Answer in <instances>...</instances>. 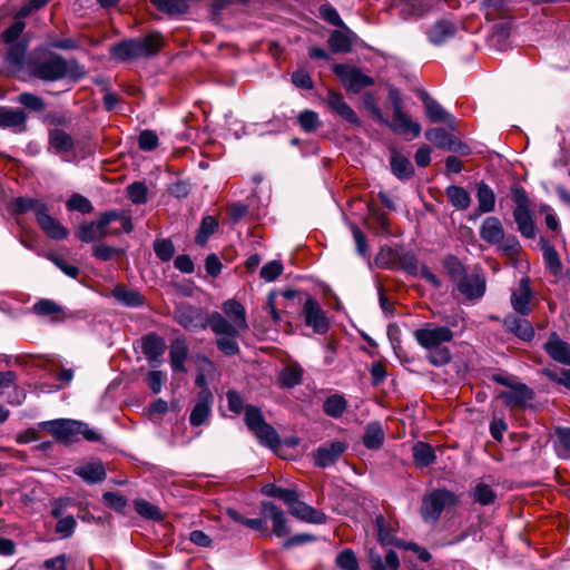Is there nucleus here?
<instances>
[{"label":"nucleus","mask_w":570,"mask_h":570,"mask_svg":"<svg viewBox=\"0 0 570 570\" xmlns=\"http://www.w3.org/2000/svg\"><path fill=\"white\" fill-rule=\"evenodd\" d=\"M41 426L56 438L57 441L63 443L77 442L80 436L87 441L95 442L100 440V434L91 430L87 423L71 419H58L46 421Z\"/></svg>","instance_id":"f257e3e1"},{"label":"nucleus","mask_w":570,"mask_h":570,"mask_svg":"<svg viewBox=\"0 0 570 570\" xmlns=\"http://www.w3.org/2000/svg\"><path fill=\"white\" fill-rule=\"evenodd\" d=\"M163 46L160 33H151L145 38L121 41L110 48L112 58L127 61L156 55Z\"/></svg>","instance_id":"f03ea898"},{"label":"nucleus","mask_w":570,"mask_h":570,"mask_svg":"<svg viewBox=\"0 0 570 570\" xmlns=\"http://www.w3.org/2000/svg\"><path fill=\"white\" fill-rule=\"evenodd\" d=\"M78 65L69 63L60 57H51L42 61L35 62L30 67V73L45 81H56L66 77L76 78L82 72H77Z\"/></svg>","instance_id":"7ed1b4c3"},{"label":"nucleus","mask_w":570,"mask_h":570,"mask_svg":"<svg viewBox=\"0 0 570 570\" xmlns=\"http://www.w3.org/2000/svg\"><path fill=\"white\" fill-rule=\"evenodd\" d=\"M245 423L262 445L271 449L279 446L281 439L277 431L265 422L258 407L253 405L245 407Z\"/></svg>","instance_id":"20e7f679"},{"label":"nucleus","mask_w":570,"mask_h":570,"mask_svg":"<svg viewBox=\"0 0 570 570\" xmlns=\"http://www.w3.org/2000/svg\"><path fill=\"white\" fill-rule=\"evenodd\" d=\"M456 497L449 490L439 489L422 499L421 517L426 523H435L446 507L454 505Z\"/></svg>","instance_id":"39448f33"},{"label":"nucleus","mask_w":570,"mask_h":570,"mask_svg":"<svg viewBox=\"0 0 570 570\" xmlns=\"http://www.w3.org/2000/svg\"><path fill=\"white\" fill-rule=\"evenodd\" d=\"M414 337L419 345L428 350L451 342L453 333L448 326L426 324L424 327L414 331Z\"/></svg>","instance_id":"423d86ee"},{"label":"nucleus","mask_w":570,"mask_h":570,"mask_svg":"<svg viewBox=\"0 0 570 570\" xmlns=\"http://www.w3.org/2000/svg\"><path fill=\"white\" fill-rule=\"evenodd\" d=\"M213 403L214 396L208 387L202 389L195 399V403L189 415V423L191 426L208 424L212 416Z\"/></svg>","instance_id":"0eeeda50"},{"label":"nucleus","mask_w":570,"mask_h":570,"mask_svg":"<svg viewBox=\"0 0 570 570\" xmlns=\"http://www.w3.org/2000/svg\"><path fill=\"white\" fill-rule=\"evenodd\" d=\"M303 314L307 326L317 334H324L330 328L328 318L314 297H308L303 306Z\"/></svg>","instance_id":"6e6552de"},{"label":"nucleus","mask_w":570,"mask_h":570,"mask_svg":"<svg viewBox=\"0 0 570 570\" xmlns=\"http://www.w3.org/2000/svg\"><path fill=\"white\" fill-rule=\"evenodd\" d=\"M456 289L465 299H479L485 292V278L479 273H465L455 283Z\"/></svg>","instance_id":"1a4fd4ad"},{"label":"nucleus","mask_w":570,"mask_h":570,"mask_svg":"<svg viewBox=\"0 0 570 570\" xmlns=\"http://www.w3.org/2000/svg\"><path fill=\"white\" fill-rule=\"evenodd\" d=\"M458 30V23L453 19L445 17L436 20L431 26L426 37L430 43L439 47L454 38Z\"/></svg>","instance_id":"9d476101"},{"label":"nucleus","mask_w":570,"mask_h":570,"mask_svg":"<svg viewBox=\"0 0 570 570\" xmlns=\"http://www.w3.org/2000/svg\"><path fill=\"white\" fill-rule=\"evenodd\" d=\"M336 75H338L347 90L358 92L362 88L372 86L374 80L364 75L357 68H350L344 65H337L334 68Z\"/></svg>","instance_id":"9b49d317"},{"label":"nucleus","mask_w":570,"mask_h":570,"mask_svg":"<svg viewBox=\"0 0 570 570\" xmlns=\"http://www.w3.org/2000/svg\"><path fill=\"white\" fill-rule=\"evenodd\" d=\"M498 397L511 409H524L534 399V392L522 383L511 390L499 392Z\"/></svg>","instance_id":"f8f14e48"},{"label":"nucleus","mask_w":570,"mask_h":570,"mask_svg":"<svg viewBox=\"0 0 570 570\" xmlns=\"http://www.w3.org/2000/svg\"><path fill=\"white\" fill-rule=\"evenodd\" d=\"M389 126L396 134L410 132L414 137L420 136L422 130L420 124L413 121L405 112H403L401 99L393 101V121Z\"/></svg>","instance_id":"ddd939ff"},{"label":"nucleus","mask_w":570,"mask_h":570,"mask_svg":"<svg viewBox=\"0 0 570 570\" xmlns=\"http://www.w3.org/2000/svg\"><path fill=\"white\" fill-rule=\"evenodd\" d=\"M175 320L188 331L206 328L207 324L203 317L202 311L194 306L181 305L175 311Z\"/></svg>","instance_id":"4468645a"},{"label":"nucleus","mask_w":570,"mask_h":570,"mask_svg":"<svg viewBox=\"0 0 570 570\" xmlns=\"http://www.w3.org/2000/svg\"><path fill=\"white\" fill-rule=\"evenodd\" d=\"M262 511L265 519H269L273 524V532L278 537H285L291 532L288 519L285 512L273 502H263Z\"/></svg>","instance_id":"2eb2a0df"},{"label":"nucleus","mask_w":570,"mask_h":570,"mask_svg":"<svg viewBox=\"0 0 570 570\" xmlns=\"http://www.w3.org/2000/svg\"><path fill=\"white\" fill-rule=\"evenodd\" d=\"M208 325L217 336H232L238 337L247 330L236 323L228 321L224 315L218 312L212 313L208 320Z\"/></svg>","instance_id":"dca6fc26"},{"label":"nucleus","mask_w":570,"mask_h":570,"mask_svg":"<svg viewBox=\"0 0 570 570\" xmlns=\"http://www.w3.org/2000/svg\"><path fill=\"white\" fill-rule=\"evenodd\" d=\"M345 450L346 445L340 441L324 444L320 446L314 454L315 464L320 468L331 466L340 459Z\"/></svg>","instance_id":"f3484780"},{"label":"nucleus","mask_w":570,"mask_h":570,"mask_svg":"<svg viewBox=\"0 0 570 570\" xmlns=\"http://www.w3.org/2000/svg\"><path fill=\"white\" fill-rule=\"evenodd\" d=\"M532 292L530 287V282L528 278H522L519 283V286L511 294V305L514 312L520 315H529L531 312L530 301H531Z\"/></svg>","instance_id":"a211bd4d"},{"label":"nucleus","mask_w":570,"mask_h":570,"mask_svg":"<svg viewBox=\"0 0 570 570\" xmlns=\"http://www.w3.org/2000/svg\"><path fill=\"white\" fill-rule=\"evenodd\" d=\"M326 102L331 110L344 120L354 126H360V119L355 111L344 101L341 94L330 90L326 97Z\"/></svg>","instance_id":"6ab92c4d"},{"label":"nucleus","mask_w":570,"mask_h":570,"mask_svg":"<svg viewBox=\"0 0 570 570\" xmlns=\"http://www.w3.org/2000/svg\"><path fill=\"white\" fill-rule=\"evenodd\" d=\"M36 219L48 237L57 240L67 238L69 234L68 229L63 227L59 220L49 215L47 205L43 210L38 213Z\"/></svg>","instance_id":"aec40b11"},{"label":"nucleus","mask_w":570,"mask_h":570,"mask_svg":"<svg viewBox=\"0 0 570 570\" xmlns=\"http://www.w3.org/2000/svg\"><path fill=\"white\" fill-rule=\"evenodd\" d=\"M480 237L488 244H499L504 239V229L500 219L495 216L487 217L480 227Z\"/></svg>","instance_id":"412c9836"},{"label":"nucleus","mask_w":570,"mask_h":570,"mask_svg":"<svg viewBox=\"0 0 570 570\" xmlns=\"http://www.w3.org/2000/svg\"><path fill=\"white\" fill-rule=\"evenodd\" d=\"M504 327L522 341L529 342L534 337V330L531 323L515 315H508L503 320Z\"/></svg>","instance_id":"4be33fe9"},{"label":"nucleus","mask_w":570,"mask_h":570,"mask_svg":"<svg viewBox=\"0 0 570 570\" xmlns=\"http://www.w3.org/2000/svg\"><path fill=\"white\" fill-rule=\"evenodd\" d=\"M544 350L554 361L570 365V345L560 340L557 334H552L544 344Z\"/></svg>","instance_id":"5701e85b"},{"label":"nucleus","mask_w":570,"mask_h":570,"mask_svg":"<svg viewBox=\"0 0 570 570\" xmlns=\"http://www.w3.org/2000/svg\"><path fill=\"white\" fill-rule=\"evenodd\" d=\"M513 217L518 226V230L525 238H534L535 237V223L533 220V215L530 208H514Z\"/></svg>","instance_id":"b1692460"},{"label":"nucleus","mask_w":570,"mask_h":570,"mask_svg":"<svg viewBox=\"0 0 570 570\" xmlns=\"http://www.w3.org/2000/svg\"><path fill=\"white\" fill-rule=\"evenodd\" d=\"M289 512L293 517L308 523L323 524L326 522V515L324 512L314 509L301 500Z\"/></svg>","instance_id":"393cba45"},{"label":"nucleus","mask_w":570,"mask_h":570,"mask_svg":"<svg viewBox=\"0 0 570 570\" xmlns=\"http://www.w3.org/2000/svg\"><path fill=\"white\" fill-rule=\"evenodd\" d=\"M111 295L119 304L127 307H139L145 304V297L138 291L124 285L115 286Z\"/></svg>","instance_id":"a878e982"},{"label":"nucleus","mask_w":570,"mask_h":570,"mask_svg":"<svg viewBox=\"0 0 570 570\" xmlns=\"http://www.w3.org/2000/svg\"><path fill=\"white\" fill-rule=\"evenodd\" d=\"M26 121L27 115L22 110L0 107V128H17L18 131H22Z\"/></svg>","instance_id":"bb28decb"},{"label":"nucleus","mask_w":570,"mask_h":570,"mask_svg":"<svg viewBox=\"0 0 570 570\" xmlns=\"http://www.w3.org/2000/svg\"><path fill=\"white\" fill-rule=\"evenodd\" d=\"M188 356V347L183 338H176L170 344L169 358L174 372H186L185 362Z\"/></svg>","instance_id":"cd10ccee"},{"label":"nucleus","mask_w":570,"mask_h":570,"mask_svg":"<svg viewBox=\"0 0 570 570\" xmlns=\"http://www.w3.org/2000/svg\"><path fill=\"white\" fill-rule=\"evenodd\" d=\"M141 350L150 362H155L164 354L166 344L163 337L151 333L142 337Z\"/></svg>","instance_id":"c85d7f7f"},{"label":"nucleus","mask_w":570,"mask_h":570,"mask_svg":"<svg viewBox=\"0 0 570 570\" xmlns=\"http://www.w3.org/2000/svg\"><path fill=\"white\" fill-rule=\"evenodd\" d=\"M391 170L400 180H407L414 175V167L410 159L393 150L391 154Z\"/></svg>","instance_id":"c756f323"},{"label":"nucleus","mask_w":570,"mask_h":570,"mask_svg":"<svg viewBox=\"0 0 570 570\" xmlns=\"http://www.w3.org/2000/svg\"><path fill=\"white\" fill-rule=\"evenodd\" d=\"M432 10L431 0H403L401 16L403 19H420Z\"/></svg>","instance_id":"7c9ffc66"},{"label":"nucleus","mask_w":570,"mask_h":570,"mask_svg":"<svg viewBox=\"0 0 570 570\" xmlns=\"http://www.w3.org/2000/svg\"><path fill=\"white\" fill-rule=\"evenodd\" d=\"M75 473L87 483H98L105 480L106 470L100 461H92L76 468Z\"/></svg>","instance_id":"2f4dec72"},{"label":"nucleus","mask_w":570,"mask_h":570,"mask_svg":"<svg viewBox=\"0 0 570 570\" xmlns=\"http://www.w3.org/2000/svg\"><path fill=\"white\" fill-rule=\"evenodd\" d=\"M375 525L377 529V540L382 546H403V541L395 535L396 530L386 523L383 515L375 518Z\"/></svg>","instance_id":"473e14b6"},{"label":"nucleus","mask_w":570,"mask_h":570,"mask_svg":"<svg viewBox=\"0 0 570 570\" xmlns=\"http://www.w3.org/2000/svg\"><path fill=\"white\" fill-rule=\"evenodd\" d=\"M108 235V230L100 225V220L81 224L77 237L83 243H92L96 239H101Z\"/></svg>","instance_id":"72a5a7b5"},{"label":"nucleus","mask_w":570,"mask_h":570,"mask_svg":"<svg viewBox=\"0 0 570 570\" xmlns=\"http://www.w3.org/2000/svg\"><path fill=\"white\" fill-rule=\"evenodd\" d=\"M368 561L373 570H397L400 560L395 551L390 550L385 560L382 559L381 554L375 550H371L368 553Z\"/></svg>","instance_id":"f704fd0d"},{"label":"nucleus","mask_w":570,"mask_h":570,"mask_svg":"<svg viewBox=\"0 0 570 570\" xmlns=\"http://www.w3.org/2000/svg\"><path fill=\"white\" fill-rule=\"evenodd\" d=\"M222 309L228 321H232L236 323V325H240L246 330L248 328L246 311L240 303L235 299H228L223 304Z\"/></svg>","instance_id":"c9c22d12"},{"label":"nucleus","mask_w":570,"mask_h":570,"mask_svg":"<svg viewBox=\"0 0 570 570\" xmlns=\"http://www.w3.org/2000/svg\"><path fill=\"white\" fill-rule=\"evenodd\" d=\"M421 99L424 104L428 118L433 122H445L450 119V115L444 108L426 92H421Z\"/></svg>","instance_id":"e433bc0d"},{"label":"nucleus","mask_w":570,"mask_h":570,"mask_svg":"<svg viewBox=\"0 0 570 570\" xmlns=\"http://www.w3.org/2000/svg\"><path fill=\"white\" fill-rule=\"evenodd\" d=\"M45 206L46 204L39 199L19 197L11 202L10 212L17 215L33 212L37 217L38 213L45 209Z\"/></svg>","instance_id":"4c0bfd02"},{"label":"nucleus","mask_w":570,"mask_h":570,"mask_svg":"<svg viewBox=\"0 0 570 570\" xmlns=\"http://www.w3.org/2000/svg\"><path fill=\"white\" fill-rule=\"evenodd\" d=\"M445 194L451 205L459 210H465L471 205V196L463 187L451 185Z\"/></svg>","instance_id":"58836bf2"},{"label":"nucleus","mask_w":570,"mask_h":570,"mask_svg":"<svg viewBox=\"0 0 570 570\" xmlns=\"http://www.w3.org/2000/svg\"><path fill=\"white\" fill-rule=\"evenodd\" d=\"M49 142L57 153H69L73 149V140L71 136L59 128L50 131Z\"/></svg>","instance_id":"ea45409f"},{"label":"nucleus","mask_w":570,"mask_h":570,"mask_svg":"<svg viewBox=\"0 0 570 570\" xmlns=\"http://www.w3.org/2000/svg\"><path fill=\"white\" fill-rule=\"evenodd\" d=\"M384 441V431L379 422L368 424L363 435V444L365 448L375 450L379 449Z\"/></svg>","instance_id":"a19ab883"},{"label":"nucleus","mask_w":570,"mask_h":570,"mask_svg":"<svg viewBox=\"0 0 570 570\" xmlns=\"http://www.w3.org/2000/svg\"><path fill=\"white\" fill-rule=\"evenodd\" d=\"M476 199L481 213H491L495 207V195L489 185L480 183L478 185Z\"/></svg>","instance_id":"79ce46f5"},{"label":"nucleus","mask_w":570,"mask_h":570,"mask_svg":"<svg viewBox=\"0 0 570 570\" xmlns=\"http://www.w3.org/2000/svg\"><path fill=\"white\" fill-rule=\"evenodd\" d=\"M413 458L419 466H429L435 461L433 448L424 442H417L413 446Z\"/></svg>","instance_id":"37998d69"},{"label":"nucleus","mask_w":570,"mask_h":570,"mask_svg":"<svg viewBox=\"0 0 570 570\" xmlns=\"http://www.w3.org/2000/svg\"><path fill=\"white\" fill-rule=\"evenodd\" d=\"M303 371L297 364H289L279 373V382L283 387L291 389L299 384Z\"/></svg>","instance_id":"c03bdc74"},{"label":"nucleus","mask_w":570,"mask_h":570,"mask_svg":"<svg viewBox=\"0 0 570 570\" xmlns=\"http://www.w3.org/2000/svg\"><path fill=\"white\" fill-rule=\"evenodd\" d=\"M347 407V402L344 399V396L340 394H333L328 396L324 404L323 410L324 412L332 417H340L343 415Z\"/></svg>","instance_id":"a18cd8bd"},{"label":"nucleus","mask_w":570,"mask_h":570,"mask_svg":"<svg viewBox=\"0 0 570 570\" xmlns=\"http://www.w3.org/2000/svg\"><path fill=\"white\" fill-rule=\"evenodd\" d=\"M543 259L547 268L554 276H559L562 272V265L558 252L546 242L542 245Z\"/></svg>","instance_id":"49530a36"},{"label":"nucleus","mask_w":570,"mask_h":570,"mask_svg":"<svg viewBox=\"0 0 570 570\" xmlns=\"http://www.w3.org/2000/svg\"><path fill=\"white\" fill-rule=\"evenodd\" d=\"M218 229V220L213 216H205L195 237L197 245H205L208 238Z\"/></svg>","instance_id":"de8ad7c7"},{"label":"nucleus","mask_w":570,"mask_h":570,"mask_svg":"<svg viewBox=\"0 0 570 570\" xmlns=\"http://www.w3.org/2000/svg\"><path fill=\"white\" fill-rule=\"evenodd\" d=\"M10 47L7 51L6 60L8 63L14 67H21L24 61L27 51V42L20 41L14 43H8Z\"/></svg>","instance_id":"09e8293b"},{"label":"nucleus","mask_w":570,"mask_h":570,"mask_svg":"<svg viewBox=\"0 0 570 570\" xmlns=\"http://www.w3.org/2000/svg\"><path fill=\"white\" fill-rule=\"evenodd\" d=\"M556 450L562 459H570V428H558L556 430Z\"/></svg>","instance_id":"8fccbe9b"},{"label":"nucleus","mask_w":570,"mask_h":570,"mask_svg":"<svg viewBox=\"0 0 570 570\" xmlns=\"http://www.w3.org/2000/svg\"><path fill=\"white\" fill-rule=\"evenodd\" d=\"M328 45L334 52H348L352 49L351 38L347 33L340 30H336L331 35Z\"/></svg>","instance_id":"3c124183"},{"label":"nucleus","mask_w":570,"mask_h":570,"mask_svg":"<svg viewBox=\"0 0 570 570\" xmlns=\"http://www.w3.org/2000/svg\"><path fill=\"white\" fill-rule=\"evenodd\" d=\"M17 102L26 107L27 109L36 112L43 111L46 109L45 100L31 92H22L18 96Z\"/></svg>","instance_id":"603ef678"},{"label":"nucleus","mask_w":570,"mask_h":570,"mask_svg":"<svg viewBox=\"0 0 570 570\" xmlns=\"http://www.w3.org/2000/svg\"><path fill=\"white\" fill-rule=\"evenodd\" d=\"M428 361L434 366H443L451 361V353L446 346L428 348Z\"/></svg>","instance_id":"864d4df0"},{"label":"nucleus","mask_w":570,"mask_h":570,"mask_svg":"<svg viewBox=\"0 0 570 570\" xmlns=\"http://www.w3.org/2000/svg\"><path fill=\"white\" fill-rule=\"evenodd\" d=\"M67 209L89 214L94 210L91 202L80 194H73L67 202Z\"/></svg>","instance_id":"5fc2aeb1"},{"label":"nucleus","mask_w":570,"mask_h":570,"mask_svg":"<svg viewBox=\"0 0 570 570\" xmlns=\"http://www.w3.org/2000/svg\"><path fill=\"white\" fill-rule=\"evenodd\" d=\"M473 499L481 505H490L494 503L497 494L494 493L490 485L479 483L474 489Z\"/></svg>","instance_id":"6e6d98bb"},{"label":"nucleus","mask_w":570,"mask_h":570,"mask_svg":"<svg viewBox=\"0 0 570 570\" xmlns=\"http://www.w3.org/2000/svg\"><path fill=\"white\" fill-rule=\"evenodd\" d=\"M336 564L343 570H360L357 558L352 549H344L336 557Z\"/></svg>","instance_id":"4d7b16f0"},{"label":"nucleus","mask_w":570,"mask_h":570,"mask_svg":"<svg viewBox=\"0 0 570 570\" xmlns=\"http://www.w3.org/2000/svg\"><path fill=\"white\" fill-rule=\"evenodd\" d=\"M159 10L168 13H183L187 10L185 0H150Z\"/></svg>","instance_id":"13d9d810"},{"label":"nucleus","mask_w":570,"mask_h":570,"mask_svg":"<svg viewBox=\"0 0 570 570\" xmlns=\"http://www.w3.org/2000/svg\"><path fill=\"white\" fill-rule=\"evenodd\" d=\"M135 509L137 513L144 518L150 519V520H159L161 519V513L159 509L146 501V500H136L135 501Z\"/></svg>","instance_id":"bf43d9fd"},{"label":"nucleus","mask_w":570,"mask_h":570,"mask_svg":"<svg viewBox=\"0 0 570 570\" xmlns=\"http://www.w3.org/2000/svg\"><path fill=\"white\" fill-rule=\"evenodd\" d=\"M298 124L306 132L314 131L320 126L318 115L313 110H304L297 117Z\"/></svg>","instance_id":"052dcab7"},{"label":"nucleus","mask_w":570,"mask_h":570,"mask_svg":"<svg viewBox=\"0 0 570 570\" xmlns=\"http://www.w3.org/2000/svg\"><path fill=\"white\" fill-rule=\"evenodd\" d=\"M444 266L453 283H456L466 273L462 263L454 256H448L444 261Z\"/></svg>","instance_id":"680f3d73"},{"label":"nucleus","mask_w":570,"mask_h":570,"mask_svg":"<svg viewBox=\"0 0 570 570\" xmlns=\"http://www.w3.org/2000/svg\"><path fill=\"white\" fill-rule=\"evenodd\" d=\"M102 501L108 508L117 512H122L128 503L126 497L116 492L104 493Z\"/></svg>","instance_id":"e2e57ef3"},{"label":"nucleus","mask_w":570,"mask_h":570,"mask_svg":"<svg viewBox=\"0 0 570 570\" xmlns=\"http://www.w3.org/2000/svg\"><path fill=\"white\" fill-rule=\"evenodd\" d=\"M320 14L330 24L340 27V28H346L343 20L340 17L337 10L334 7H332L331 4H328V3L322 4L320 7Z\"/></svg>","instance_id":"0e129e2a"},{"label":"nucleus","mask_w":570,"mask_h":570,"mask_svg":"<svg viewBox=\"0 0 570 570\" xmlns=\"http://www.w3.org/2000/svg\"><path fill=\"white\" fill-rule=\"evenodd\" d=\"M155 254L163 262H168L175 254L174 245L168 239L156 240L154 244Z\"/></svg>","instance_id":"69168bd1"},{"label":"nucleus","mask_w":570,"mask_h":570,"mask_svg":"<svg viewBox=\"0 0 570 570\" xmlns=\"http://www.w3.org/2000/svg\"><path fill=\"white\" fill-rule=\"evenodd\" d=\"M283 265L278 261L265 264L261 269V277L266 282L275 281L283 273Z\"/></svg>","instance_id":"338daca9"},{"label":"nucleus","mask_w":570,"mask_h":570,"mask_svg":"<svg viewBox=\"0 0 570 570\" xmlns=\"http://www.w3.org/2000/svg\"><path fill=\"white\" fill-rule=\"evenodd\" d=\"M76 524L77 522L72 515L60 518L56 524V533L63 539L70 538L75 532Z\"/></svg>","instance_id":"774afa93"}]
</instances>
